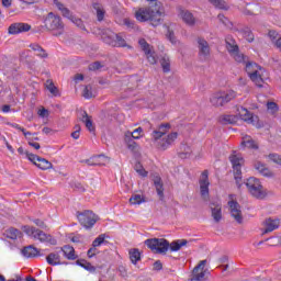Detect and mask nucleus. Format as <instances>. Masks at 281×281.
<instances>
[{"mask_svg": "<svg viewBox=\"0 0 281 281\" xmlns=\"http://www.w3.org/2000/svg\"><path fill=\"white\" fill-rule=\"evenodd\" d=\"M148 1V8L139 9L136 12V19L137 21H140V23H144L146 21H150L151 25L154 27H157L158 25H161L164 19L161 12V2L157 0H146Z\"/></svg>", "mask_w": 281, "mask_h": 281, "instance_id": "nucleus-1", "label": "nucleus"}, {"mask_svg": "<svg viewBox=\"0 0 281 281\" xmlns=\"http://www.w3.org/2000/svg\"><path fill=\"white\" fill-rule=\"evenodd\" d=\"M170 123H162L158 126V130L153 132V137L155 142H157V148L158 150H168L170 146H172V143L178 137V133L173 132L169 134L167 137L161 138L164 135L170 131Z\"/></svg>", "mask_w": 281, "mask_h": 281, "instance_id": "nucleus-2", "label": "nucleus"}, {"mask_svg": "<svg viewBox=\"0 0 281 281\" xmlns=\"http://www.w3.org/2000/svg\"><path fill=\"white\" fill-rule=\"evenodd\" d=\"M246 71L252 82L257 87L262 88V85H267L269 81V75L265 71L262 67L254 61H248L246 64Z\"/></svg>", "mask_w": 281, "mask_h": 281, "instance_id": "nucleus-3", "label": "nucleus"}, {"mask_svg": "<svg viewBox=\"0 0 281 281\" xmlns=\"http://www.w3.org/2000/svg\"><path fill=\"white\" fill-rule=\"evenodd\" d=\"M245 186L254 199H258L259 201L267 199V189H265L260 179L250 177L245 181Z\"/></svg>", "mask_w": 281, "mask_h": 281, "instance_id": "nucleus-4", "label": "nucleus"}, {"mask_svg": "<svg viewBox=\"0 0 281 281\" xmlns=\"http://www.w3.org/2000/svg\"><path fill=\"white\" fill-rule=\"evenodd\" d=\"M229 161L233 166V172H234V179H235V183L238 188V190H240V188H243V164H245V159L243 158V156L237 155L236 151H233V154L229 156Z\"/></svg>", "mask_w": 281, "mask_h": 281, "instance_id": "nucleus-5", "label": "nucleus"}, {"mask_svg": "<svg viewBox=\"0 0 281 281\" xmlns=\"http://www.w3.org/2000/svg\"><path fill=\"white\" fill-rule=\"evenodd\" d=\"M145 245L153 251L154 254H162L166 255L170 249V241L164 238H149L145 240Z\"/></svg>", "mask_w": 281, "mask_h": 281, "instance_id": "nucleus-6", "label": "nucleus"}, {"mask_svg": "<svg viewBox=\"0 0 281 281\" xmlns=\"http://www.w3.org/2000/svg\"><path fill=\"white\" fill-rule=\"evenodd\" d=\"M44 25L50 32L58 31L54 36H60L63 34V30L65 29V24L63 23V19L60 16L54 14L53 12L48 13L44 20Z\"/></svg>", "mask_w": 281, "mask_h": 281, "instance_id": "nucleus-7", "label": "nucleus"}, {"mask_svg": "<svg viewBox=\"0 0 281 281\" xmlns=\"http://www.w3.org/2000/svg\"><path fill=\"white\" fill-rule=\"evenodd\" d=\"M235 98H236V92H234L233 90L227 92L220 91L211 95L210 102L212 106H215L218 109V106H223L224 104L232 102V100H234Z\"/></svg>", "mask_w": 281, "mask_h": 281, "instance_id": "nucleus-8", "label": "nucleus"}, {"mask_svg": "<svg viewBox=\"0 0 281 281\" xmlns=\"http://www.w3.org/2000/svg\"><path fill=\"white\" fill-rule=\"evenodd\" d=\"M76 216L82 227L86 229H91L98 221H100V217L93 213L91 210H86L83 212L77 211Z\"/></svg>", "mask_w": 281, "mask_h": 281, "instance_id": "nucleus-9", "label": "nucleus"}, {"mask_svg": "<svg viewBox=\"0 0 281 281\" xmlns=\"http://www.w3.org/2000/svg\"><path fill=\"white\" fill-rule=\"evenodd\" d=\"M210 172L207 170H204L201 173L199 183H200V193L203 199V201H209L210 199Z\"/></svg>", "mask_w": 281, "mask_h": 281, "instance_id": "nucleus-10", "label": "nucleus"}, {"mask_svg": "<svg viewBox=\"0 0 281 281\" xmlns=\"http://www.w3.org/2000/svg\"><path fill=\"white\" fill-rule=\"evenodd\" d=\"M26 157H27L29 161L34 164V166L40 168V170H49V169L54 168V165H52V162H49V160H47L43 157H40L36 154H30L26 151Z\"/></svg>", "mask_w": 281, "mask_h": 281, "instance_id": "nucleus-11", "label": "nucleus"}, {"mask_svg": "<svg viewBox=\"0 0 281 281\" xmlns=\"http://www.w3.org/2000/svg\"><path fill=\"white\" fill-rule=\"evenodd\" d=\"M228 207L232 218H234L238 225H243L244 217L240 204L236 200H231L228 201Z\"/></svg>", "mask_w": 281, "mask_h": 281, "instance_id": "nucleus-12", "label": "nucleus"}, {"mask_svg": "<svg viewBox=\"0 0 281 281\" xmlns=\"http://www.w3.org/2000/svg\"><path fill=\"white\" fill-rule=\"evenodd\" d=\"M30 30H32V25L23 22H16L9 26L8 33L12 35H16L23 32H30Z\"/></svg>", "mask_w": 281, "mask_h": 281, "instance_id": "nucleus-13", "label": "nucleus"}, {"mask_svg": "<svg viewBox=\"0 0 281 281\" xmlns=\"http://www.w3.org/2000/svg\"><path fill=\"white\" fill-rule=\"evenodd\" d=\"M210 207L214 223H221L223 220V207L221 206V203L211 202Z\"/></svg>", "mask_w": 281, "mask_h": 281, "instance_id": "nucleus-14", "label": "nucleus"}, {"mask_svg": "<svg viewBox=\"0 0 281 281\" xmlns=\"http://www.w3.org/2000/svg\"><path fill=\"white\" fill-rule=\"evenodd\" d=\"M117 37V34L113 32L111 29H105L101 33V38L103 43H106V45H115V38Z\"/></svg>", "mask_w": 281, "mask_h": 281, "instance_id": "nucleus-15", "label": "nucleus"}, {"mask_svg": "<svg viewBox=\"0 0 281 281\" xmlns=\"http://www.w3.org/2000/svg\"><path fill=\"white\" fill-rule=\"evenodd\" d=\"M240 120L247 122V124H252V126H256V128H262V126H265V124L260 122V119L251 114L249 111L245 114V116H241Z\"/></svg>", "mask_w": 281, "mask_h": 281, "instance_id": "nucleus-16", "label": "nucleus"}, {"mask_svg": "<svg viewBox=\"0 0 281 281\" xmlns=\"http://www.w3.org/2000/svg\"><path fill=\"white\" fill-rule=\"evenodd\" d=\"M263 224L266 226L263 234H269L280 227V220H273V218L269 217V218H266Z\"/></svg>", "mask_w": 281, "mask_h": 281, "instance_id": "nucleus-17", "label": "nucleus"}, {"mask_svg": "<svg viewBox=\"0 0 281 281\" xmlns=\"http://www.w3.org/2000/svg\"><path fill=\"white\" fill-rule=\"evenodd\" d=\"M180 16H181L182 21H184V23L187 25H190L191 27L196 24V19H194V14H192V12H190L188 10H181Z\"/></svg>", "mask_w": 281, "mask_h": 281, "instance_id": "nucleus-18", "label": "nucleus"}, {"mask_svg": "<svg viewBox=\"0 0 281 281\" xmlns=\"http://www.w3.org/2000/svg\"><path fill=\"white\" fill-rule=\"evenodd\" d=\"M254 168L255 170H258V172L261 173L262 177H273V171H270L267 165L258 160L254 162Z\"/></svg>", "mask_w": 281, "mask_h": 281, "instance_id": "nucleus-19", "label": "nucleus"}, {"mask_svg": "<svg viewBox=\"0 0 281 281\" xmlns=\"http://www.w3.org/2000/svg\"><path fill=\"white\" fill-rule=\"evenodd\" d=\"M79 120L80 122H83V124L86 125V128H88L90 133L95 132V126H93V121H91V116H89L87 111L81 112V117H79Z\"/></svg>", "mask_w": 281, "mask_h": 281, "instance_id": "nucleus-20", "label": "nucleus"}, {"mask_svg": "<svg viewBox=\"0 0 281 281\" xmlns=\"http://www.w3.org/2000/svg\"><path fill=\"white\" fill-rule=\"evenodd\" d=\"M22 255L24 258H36V256H41V251L32 245L26 246L22 249Z\"/></svg>", "mask_w": 281, "mask_h": 281, "instance_id": "nucleus-21", "label": "nucleus"}, {"mask_svg": "<svg viewBox=\"0 0 281 281\" xmlns=\"http://www.w3.org/2000/svg\"><path fill=\"white\" fill-rule=\"evenodd\" d=\"M134 139L135 138L125 135V144L128 150H131V153L134 155H137V153H139V145Z\"/></svg>", "mask_w": 281, "mask_h": 281, "instance_id": "nucleus-22", "label": "nucleus"}, {"mask_svg": "<svg viewBox=\"0 0 281 281\" xmlns=\"http://www.w3.org/2000/svg\"><path fill=\"white\" fill-rule=\"evenodd\" d=\"M61 251L67 260H76L78 258V256H76V249H74L72 246L65 245L61 247Z\"/></svg>", "mask_w": 281, "mask_h": 281, "instance_id": "nucleus-23", "label": "nucleus"}, {"mask_svg": "<svg viewBox=\"0 0 281 281\" xmlns=\"http://www.w3.org/2000/svg\"><path fill=\"white\" fill-rule=\"evenodd\" d=\"M154 186L156 188V192L159 196V200L160 201H164V182L161 181V177L157 176L155 179H154Z\"/></svg>", "mask_w": 281, "mask_h": 281, "instance_id": "nucleus-24", "label": "nucleus"}, {"mask_svg": "<svg viewBox=\"0 0 281 281\" xmlns=\"http://www.w3.org/2000/svg\"><path fill=\"white\" fill-rule=\"evenodd\" d=\"M237 32L241 34V36H244L248 43H254L255 36L249 26L237 29Z\"/></svg>", "mask_w": 281, "mask_h": 281, "instance_id": "nucleus-25", "label": "nucleus"}, {"mask_svg": "<svg viewBox=\"0 0 281 281\" xmlns=\"http://www.w3.org/2000/svg\"><path fill=\"white\" fill-rule=\"evenodd\" d=\"M46 261L52 267L63 265V262H60V255H58V252H50L48 256H46Z\"/></svg>", "mask_w": 281, "mask_h": 281, "instance_id": "nucleus-26", "label": "nucleus"}, {"mask_svg": "<svg viewBox=\"0 0 281 281\" xmlns=\"http://www.w3.org/2000/svg\"><path fill=\"white\" fill-rule=\"evenodd\" d=\"M241 146H245L246 148H251L252 150H258L259 148L257 142L254 140L251 136L247 135L243 137Z\"/></svg>", "mask_w": 281, "mask_h": 281, "instance_id": "nucleus-27", "label": "nucleus"}, {"mask_svg": "<svg viewBox=\"0 0 281 281\" xmlns=\"http://www.w3.org/2000/svg\"><path fill=\"white\" fill-rule=\"evenodd\" d=\"M190 281H207V278L205 277V271L198 269H193L192 273L190 276Z\"/></svg>", "mask_w": 281, "mask_h": 281, "instance_id": "nucleus-28", "label": "nucleus"}, {"mask_svg": "<svg viewBox=\"0 0 281 281\" xmlns=\"http://www.w3.org/2000/svg\"><path fill=\"white\" fill-rule=\"evenodd\" d=\"M225 43L226 49L229 54H236V52H238V44H236V41H234V38L226 37Z\"/></svg>", "mask_w": 281, "mask_h": 281, "instance_id": "nucleus-29", "label": "nucleus"}, {"mask_svg": "<svg viewBox=\"0 0 281 281\" xmlns=\"http://www.w3.org/2000/svg\"><path fill=\"white\" fill-rule=\"evenodd\" d=\"M128 254H130V260L132 265H137V262L142 260V252H139L138 248L130 249Z\"/></svg>", "mask_w": 281, "mask_h": 281, "instance_id": "nucleus-30", "label": "nucleus"}, {"mask_svg": "<svg viewBox=\"0 0 281 281\" xmlns=\"http://www.w3.org/2000/svg\"><path fill=\"white\" fill-rule=\"evenodd\" d=\"M186 245H188L187 239H177L169 244V249L170 251H179L181 247H186Z\"/></svg>", "mask_w": 281, "mask_h": 281, "instance_id": "nucleus-31", "label": "nucleus"}, {"mask_svg": "<svg viewBox=\"0 0 281 281\" xmlns=\"http://www.w3.org/2000/svg\"><path fill=\"white\" fill-rule=\"evenodd\" d=\"M4 236L10 238L11 240H16L18 238H21L23 236V233L16 228H9L5 231Z\"/></svg>", "mask_w": 281, "mask_h": 281, "instance_id": "nucleus-32", "label": "nucleus"}, {"mask_svg": "<svg viewBox=\"0 0 281 281\" xmlns=\"http://www.w3.org/2000/svg\"><path fill=\"white\" fill-rule=\"evenodd\" d=\"M220 124H236L238 115H222L218 119Z\"/></svg>", "mask_w": 281, "mask_h": 281, "instance_id": "nucleus-33", "label": "nucleus"}, {"mask_svg": "<svg viewBox=\"0 0 281 281\" xmlns=\"http://www.w3.org/2000/svg\"><path fill=\"white\" fill-rule=\"evenodd\" d=\"M198 43L200 53L203 54V56H207L210 54V44H207V41L204 38H199Z\"/></svg>", "mask_w": 281, "mask_h": 281, "instance_id": "nucleus-34", "label": "nucleus"}, {"mask_svg": "<svg viewBox=\"0 0 281 281\" xmlns=\"http://www.w3.org/2000/svg\"><path fill=\"white\" fill-rule=\"evenodd\" d=\"M33 238H37V240H41V243H48V240H52V235H47L45 234V232L36 228V232Z\"/></svg>", "mask_w": 281, "mask_h": 281, "instance_id": "nucleus-35", "label": "nucleus"}, {"mask_svg": "<svg viewBox=\"0 0 281 281\" xmlns=\"http://www.w3.org/2000/svg\"><path fill=\"white\" fill-rule=\"evenodd\" d=\"M30 47H31V49H33V52H36V56H38L40 58H47L48 55L45 52V49L43 47H41V45L31 44Z\"/></svg>", "mask_w": 281, "mask_h": 281, "instance_id": "nucleus-36", "label": "nucleus"}, {"mask_svg": "<svg viewBox=\"0 0 281 281\" xmlns=\"http://www.w3.org/2000/svg\"><path fill=\"white\" fill-rule=\"evenodd\" d=\"M76 265H78L79 267H82L83 269H86V271H95V267H93L91 262L85 259H78L76 261Z\"/></svg>", "mask_w": 281, "mask_h": 281, "instance_id": "nucleus-37", "label": "nucleus"}, {"mask_svg": "<svg viewBox=\"0 0 281 281\" xmlns=\"http://www.w3.org/2000/svg\"><path fill=\"white\" fill-rule=\"evenodd\" d=\"M94 161H97V164H94V166H106V161H111V158L104 156V155H98V156H93Z\"/></svg>", "mask_w": 281, "mask_h": 281, "instance_id": "nucleus-38", "label": "nucleus"}, {"mask_svg": "<svg viewBox=\"0 0 281 281\" xmlns=\"http://www.w3.org/2000/svg\"><path fill=\"white\" fill-rule=\"evenodd\" d=\"M143 133H144V128L138 127V128L134 130L133 132H126L125 135L127 137H132L134 139H139V137H142Z\"/></svg>", "mask_w": 281, "mask_h": 281, "instance_id": "nucleus-39", "label": "nucleus"}, {"mask_svg": "<svg viewBox=\"0 0 281 281\" xmlns=\"http://www.w3.org/2000/svg\"><path fill=\"white\" fill-rule=\"evenodd\" d=\"M134 170L139 175L140 177H148V171L144 169V165L142 162L137 161L134 166Z\"/></svg>", "mask_w": 281, "mask_h": 281, "instance_id": "nucleus-40", "label": "nucleus"}, {"mask_svg": "<svg viewBox=\"0 0 281 281\" xmlns=\"http://www.w3.org/2000/svg\"><path fill=\"white\" fill-rule=\"evenodd\" d=\"M82 98L86 100H91V98H93V87H91V85H88L83 88Z\"/></svg>", "mask_w": 281, "mask_h": 281, "instance_id": "nucleus-41", "label": "nucleus"}, {"mask_svg": "<svg viewBox=\"0 0 281 281\" xmlns=\"http://www.w3.org/2000/svg\"><path fill=\"white\" fill-rule=\"evenodd\" d=\"M46 89H48L52 95H58V87L54 86V81H52V79L46 80Z\"/></svg>", "mask_w": 281, "mask_h": 281, "instance_id": "nucleus-42", "label": "nucleus"}, {"mask_svg": "<svg viewBox=\"0 0 281 281\" xmlns=\"http://www.w3.org/2000/svg\"><path fill=\"white\" fill-rule=\"evenodd\" d=\"M106 237V235L101 234L99 237H97L93 243H92V247H100V245H109V241L105 240L104 238Z\"/></svg>", "mask_w": 281, "mask_h": 281, "instance_id": "nucleus-43", "label": "nucleus"}, {"mask_svg": "<svg viewBox=\"0 0 281 281\" xmlns=\"http://www.w3.org/2000/svg\"><path fill=\"white\" fill-rule=\"evenodd\" d=\"M160 65H161L162 70H164L165 74H168L170 71V58L162 57L160 59Z\"/></svg>", "mask_w": 281, "mask_h": 281, "instance_id": "nucleus-44", "label": "nucleus"}, {"mask_svg": "<svg viewBox=\"0 0 281 281\" xmlns=\"http://www.w3.org/2000/svg\"><path fill=\"white\" fill-rule=\"evenodd\" d=\"M186 148H188V151H180L179 153V158L180 159H188V157H190V155H192V150L190 149V146L181 145V150H186Z\"/></svg>", "mask_w": 281, "mask_h": 281, "instance_id": "nucleus-45", "label": "nucleus"}, {"mask_svg": "<svg viewBox=\"0 0 281 281\" xmlns=\"http://www.w3.org/2000/svg\"><path fill=\"white\" fill-rule=\"evenodd\" d=\"M70 21H71V23L77 25V27H79L80 30H82L83 32H87V27L85 26V22H82V19L76 18V15H75L72 18V20H70Z\"/></svg>", "mask_w": 281, "mask_h": 281, "instance_id": "nucleus-46", "label": "nucleus"}, {"mask_svg": "<svg viewBox=\"0 0 281 281\" xmlns=\"http://www.w3.org/2000/svg\"><path fill=\"white\" fill-rule=\"evenodd\" d=\"M112 47H126V40H124L122 35L116 34L115 45Z\"/></svg>", "mask_w": 281, "mask_h": 281, "instance_id": "nucleus-47", "label": "nucleus"}, {"mask_svg": "<svg viewBox=\"0 0 281 281\" xmlns=\"http://www.w3.org/2000/svg\"><path fill=\"white\" fill-rule=\"evenodd\" d=\"M138 45L140 46V48L145 54H148L150 52V44H148V42H146L145 38H140L138 41Z\"/></svg>", "mask_w": 281, "mask_h": 281, "instance_id": "nucleus-48", "label": "nucleus"}, {"mask_svg": "<svg viewBox=\"0 0 281 281\" xmlns=\"http://www.w3.org/2000/svg\"><path fill=\"white\" fill-rule=\"evenodd\" d=\"M145 56H146L149 65L157 64V55H155V52L149 50V53H145Z\"/></svg>", "mask_w": 281, "mask_h": 281, "instance_id": "nucleus-49", "label": "nucleus"}, {"mask_svg": "<svg viewBox=\"0 0 281 281\" xmlns=\"http://www.w3.org/2000/svg\"><path fill=\"white\" fill-rule=\"evenodd\" d=\"M130 203L132 205H139V203H144V199L139 194H134L130 198Z\"/></svg>", "mask_w": 281, "mask_h": 281, "instance_id": "nucleus-50", "label": "nucleus"}, {"mask_svg": "<svg viewBox=\"0 0 281 281\" xmlns=\"http://www.w3.org/2000/svg\"><path fill=\"white\" fill-rule=\"evenodd\" d=\"M36 227H34V226H27V225H25V226H22V231L24 232V234H27V236H35V234H36Z\"/></svg>", "mask_w": 281, "mask_h": 281, "instance_id": "nucleus-51", "label": "nucleus"}, {"mask_svg": "<svg viewBox=\"0 0 281 281\" xmlns=\"http://www.w3.org/2000/svg\"><path fill=\"white\" fill-rule=\"evenodd\" d=\"M94 10H97L98 21H104V10L100 9V4L93 3Z\"/></svg>", "mask_w": 281, "mask_h": 281, "instance_id": "nucleus-52", "label": "nucleus"}, {"mask_svg": "<svg viewBox=\"0 0 281 281\" xmlns=\"http://www.w3.org/2000/svg\"><path fill=\"white\" fill-rule=\"evenodd\" d=\"M210 2L220 8V10H227V4L224 0H210Z\"/></svg>", "mask_w": 281, "mask_h": 281, "instance_id": "nucleus-53", "label": "nucleus"}, {"mask_svg": "<svg viewBox=\"0 0 281 281\" xmlns=\"http://www.w3.org/2000/svg\"><path fill=\"white\" fill-rule=\"evenodd\" d=\"M268 158L270 161H273V164H277L278 166H281V156L278 154H270L268 155Z\"/></svg>", "mask_w": 281, "mask_h": 281, "instance_id": "nucleus-54", "label": "nucleus"}, {"mask_svg": "<svg viewBox=\"0 0 281 281\" xmlns=\"http://www.w3.org/2000/svg\"><path fill=\"white\" fill-rule=\"evenodd\" d=\"M71 188H72V190H75V192H87V189L80 182L72 183Z\"/></svg>", "mask_w": 281, "mask_h": 281, "instance_id": "nucleus-55", "label": "nucleus"}, {"mask_svg": "<svg viewBox=\"0 0 281 281\" xmlns=\"http://www.w3.org/2000/svg\"><path fill=\"white\" fill-rule=\"evenodd\" d=\"M218 21H221V23H223V25H225L226 27H232V21H229V19H227L225 15L223 14H218L217 15Z\"/></svg>", "mask_w": 281, "mask_h": 281, "instance_id": "nucleus-56", "label": "nucleus"}, {"mask_svg": "<svg viewBox=\"0 0 281 281\" xmlns=\"http://www.w3.org/2000/svg\"><path fill=\"white\" fill-rule=\"evenodd\" d=\"M167 38L168 41H170V43H172V45L177 44V37L175 36V31L170 30V27H168V31H167Z\"/></svg>", "mask_w": 281, "mask_h": 281, "instance_id": "nucleus-57", "label": "nucleus"}, {"mask_svg": "<svg viewBox=\"0 0 281 281\" xmlns=\"http://www.w3.org/2000/svg\"><path fill=\"white\" fill-rule=\"evenodd\" d=\"M231 56H234V58L237 63H245V55H241L240 50H238L236 53H231Z\"/></svg>", "mask_w": 281, "mask_h": 281, "instance_id": "nucleus-58", "label": "nucleus"}, {"mask_svg": "<svg viewBox=\"0 0 281 281\" xmlns=\"http://www.w3.org/2000/svg\"><path fill=\"white\" fill-rule=\"evenodd\" d=\"M268 111H271V113H278V103L276 102H268L267 103Z\"/></svg>", "mask_w": 281, "mask_h": 281, "instance_id": "nucleus-59", "label": "nucleus"}, {"mask_svg": "<svg viewBox=\"0 0 281 281\" xmlns=\"http://www.w3.org/2000/svg\"><path fill=\"white\" fill-rule=\"evenodd\" d=\"M98 69H102V64L100 61H94L89 65L90 71H98Z\"/></svg>", "mask_w": 281, "mask_h": 281, "instance_id": "nucleus-60", "label": "nucleus"}, {"mask_svg": "<svg viewBox=\"0 0 281 281\" xmlns=\"http://www.w3.org/2000/svg\"><path fill=\"white\" fill-rule=\"evenodd\" d=\"M61 14L66 19H69V21H71L75 16L68 8L63 9Z\"/></svg>", "mask_w": 281, "mask_h": 281, "instance_id": "nucleus-61", "label": "nucleus"}, {"mask_svg": "<svg viewBox=\"0 0 281 281\" xmlns=\"http://www.w3.org/2000/svg\"><path fill=\"white\" fill-rule=\"evenodd\" d=\"M269 38L272 41V43H276L277 38H280V34L276 31H269L268 33Z\"/></svg>", "mask_w": 281, "mask_h": 281, "instance_id": "nucleus-62", "label": "nucleus"}, {"mask_svg": "<svg viewBox=\"0 0 281 281\" xmlns=\"http://www.w3.org/2000/svg\"><path fill=\"white\" fill-rule=\"evenodd\" d=\"M33 223L40 227L41 229H46L47 228V225L45 224V222H43V220H34Z\"/></svg>", "mask_w": 281, "mask_h": 281, "instance_id": "nucleus-63", "label": "nucleus"}, {"mask_svg": "<svg viewBox=\"0 0 281 281\" xmlns=\"http://www.w3.org/2000/svg\"><path fill=\"white\" fill-rule=\"evenodd\" d=\"M207 265V260H201L198 266H195L193 269H198V271H204L205 266Z\"/></svg>", "mask_w": 281, "mask_h": 281, "instance_id": "nucleus-64", "label": "nucleus"}]
</instances>
